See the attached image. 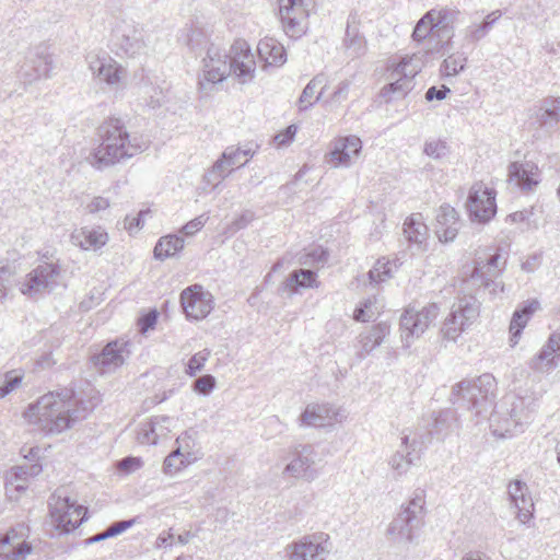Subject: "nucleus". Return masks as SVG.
<instances>
[{"label": "nucleus", "mask_w": 560, "mask_h": 560, "mask_svg": "<svg viewBox=\"0 0 560 560\" xmlns=\"http://www.w3.org/2000/svg\"><path fill=\"white\" fill-rule=\"evenodd\" d=\"M71 390L49 393L42 396L36 404L30 405L24 418L38 424L47 433H61L70 429L75 422L85 419L96 407L93 398L71 401Z\"/></svg>", "instance_id": "1"}, {"label": "nucleus", "mask_w": 560, "mask_h": 560, "mask_svg": "<svg viewBox=\"0 0 560 560\" xmlns=\"http://www.w3.org/2000/svg\"><path fill=\"white\" fill-rule=\"evenodd\" d=\"M100 144L93 150L89 160L92 166L104 170L122 160L130 159L147 148L138 137H131L124 121L109 117L98 128Z\"/></svg>", "instance_id": "2"}, {"label": "nucleus", "mask_w": 560, "mask_h": 560, "mask_svg": "<svg viewBox=\"0 0 560 560\" xmlns=\"http://www.w3.org/2000/svg\"><path fill=\"white\" fill-rule=\"evenodd\" d=\"M495 390V378L486 373L476 380H463L455 384L450 400L458 408L472 411L478 417L493 406Z\"/></svg>", "instance_id": "3"}, {"label": "nucleus", "mask_w": 560, "mask_h": 560, "mask_svg": "<svg viewBox=\"0 0 560 560\" xmlns=\"http://www.w3.org/2000/svg\"><path fill=\"white\" fill-rule=\"evenodd\" d=\"M425 495L424 490L417 489L413 497L404 505L400 512L389 523L386 534L399 544H410L418 535V532L424 525L425 517Z\"/></svg>", "instance_id": "4"}, {"label": "nucleus", "mask_w": 560, "mask_h": 560, "mask_svg": "<svg viewBox=\"0 0 560 560\" xmlns=\"http://www.w3.org/2000/svg\"><path fill=\"white\" fill-rule=\"evenodd\" d=\"M480 304L469 295L458 300L452 312L443 322L441 335L444 340L456 341L457 338L478 318Z\"/></svg>", "instance_id": "5"}, {"label": "nucleus", "mask_w": 560, "mask_h": 560, "mask_svg": "<svg viewBox=\"0 0 560 560\" xmlns=\"http://www.w3.org/2000/svg\"><path fill=\"white\" fill-rule=\"evenodd\" d=\"M49 512L56 528L68 534L86 520L88 510L58 491L50 498Z\"/></svg>", "instance_id": "6"}, {"label": "nucleus", "mask_w": 560, "mask_h": 560, "mask_svg": "<svg viewBox=\"0 0 560 560\" xmlns=\"http://www.w3.org/2000/svg\"><path fill=\"white\" fill-rule=\"evenodd\" d=\"M440 307L430 303L420 311L408 307L400 316V331L404 347L409 348L415 338H419L436 319Z\"/></svg>", "instance_id": "7"}, {"label": "nucleus", "mask_w": 560, "mask_h": 560, "mask_svg": "<svg viewBox=\"0 0 560 560\" xmlns=\"http://www.w3.org/2000/svg\"><path fill=\"white\" fill-rule=\"evenodd\" d=\"M289 463L282 470L283 477L301 479L307 482L318 477L315 468L317 452L311 444H299L290 450Z\"/></svg>", "instance_id": "8"}, {"label": "nucleus", "mask_w": 560, "mask_h": 560, "mask_svg": "<svg viewBox=\"0 0 560 560\" xmlns=\"http://www.w3.org/2000/svg\"><path fill=\"white\" fill-rule=\"evenodd\" d=\"M51 69L52 58L48 51V46L39 44L25 52L18 73L24 84H32L42 78L49 77Z\"/></svg>", "instance_id": "9"}, {"label": "nucleus", "mask_w": 560, "mask_h": 560, "mask_svg": "<svg viewBox=\"0 0 560 560\" xmlns=\"http://www.w3.org/2000/svg\"><path fill=\"white\" fill-rule=\"evenodd\" d=\"M113 38L118 49L128 57L133 58L145 51L143 30L132 20H117L113 27Z\"/></svg>", "instance_id": "10"}, {"label": "nucleus", "mask_w": 560, "mask_h": 560, "mask_svg": "<svg viewBox=\"0 0 560 560\" xmlns=\"http://www.w3.org/2000/svg\"><path fill=\"white\" fill-rule=\"evenodd\" d=\"M279 15L282 28L290 38H300L305 34L308 16L305 0H279Z\"/></svg>", "instance_id": "11"}, {"label": "nucleus", "mask_w": 560, "mask_h": 560, "mask_svg": "<svg viewBox=\"0 0 560 560\" xmlns=\"http://www.w3.org/2000/svg\"><path fill=\"white\" fill-rule=\"evenodd\" d=\"M495 190L482 184L474 185L468 195L466 207L472 221L489 222L497 213Z\"/></svg>", "instance_id": "12"}, {"label": "nucleus", "mask_w": 560, "mask_h": 560, "mask_svg": "<svg viewBox=\"0 0 560 560\" xmlns=\"http://www.w3.org/2000/svg\"><path fill=\"white\" fill-rule=\"evenodd\" d=\"M230 75L241 84L249 83L255 78L256 61L245 40H236L229 51Z\"/></svg>", "instance_id": "13"}, {"label": "nucleus", "mask_w": 560, "mask_h": 560, "mask_svg": "<svg viewBox=\"0 0 560 560\" xmlns=\"http://www.w3.org/2000/svg\"><path fill=\"white\" fill-rule=\"evenodd\" d=\"M180 305L188 319L200 320L211 313L214 301L210 292L200 284H194L182 291Z\"/></svg>", "instance_id": "14"}, {"label": "nucleus", "mask_w": 560, "mask_h": 560, "mask_svg": "<svg viewBox=\"0 0 560 560\" xmlns=\"http://www.w3.org/2000/svg\"><path fill=\"white\" fill-rule=\"evenodd\" d=\"M230 75L229 54L211 44L203 58V75L199 80L200 90L206 91Z\"/></svg>", "instance_id": "15"}, {"label": "nucleus", "mask_w": 560, "mask_h": 560, "mask_svg": "<svg viewBox=\"0 0 560 560\" xmlns=\"http://www.w3.org/2000/svg\"><path fill=\"white\" fill-rule=\"evenodd\" d=\"M59 277V265L51 262L40 264L27 273L21 287V292L30 296L45 291L50 292L58 285Z\"/></svg>", "instance_id": "16"}, {"label": "nucleus", "mask_w": 560, "mask_h": 560, "mask_svg": "<svg viewBox=\"0 0 560 560\" xmlns=\"http://www.w3.org/2000/svg\"><path fill=\"white\" fill-rule=\"evenodd\" d=\"M289 560H325L329 550L324 540V534L302 537L285 547Z\"/></svg>", "instance_id": "17"}, {"label": "nucleus", "mask_w": 560, "mask_h": 560, "mask_svg": "<svg viewBox=\"0 0 560 560\" xmlns=\"http://www.w3.org/2000/svg\"><path fill=\"white\" fill-rule=\"evenodd\" d=\"M130 342L114 340L108 342L100 353L91 358V362L101 373L114 372L130 355Z\"/></svg>", "instance_id": "18"}, {"label": "nucleus", "mask_w": 560, "mask_h": 560, "mask_svg": "<svg viewBox=\"0 0 560 560\" xmlns=\"http://www.w3.org/2000/svg\"><path fill=\"white\" fill-rule=\"evenodd\" d=\"M346 418L341 408L330 404H308L299 418L301 427H326Z\"/></svg>", "instance_id": "19"}, {"label": "nucleus", "mask_w": 560, "mask_h": 560, "mask_svg": "<svg viewBox=\"0 0 560 560\" xmlns=\"http://www.w3.org/2000/svg\"><path fill=\"white\" fill-rule=\"evenodd\" d=\"M26 536L24 525H18L5 535L0 536V558L2 560H25L33 550L31 544L22 540Z\"/></svg>", "instance_id": "20"}, {"label": "nucleus", "mask_w": 560, "mask_h": 560, "mask_svg": "<svg viewBox=\"0 0 560 560\" xmlns=\"http://www.w3.org/2000/svg\"><path fill=\"white\" fill-rule=\"evenodd\" d=\"M424 446L422 436L420 440L416 436L410 440L408 435L401 438L400 448L389 459V465L397 476L406 474L420 459Z\"/></svg>", "instance_id": "21"}, {"label": "nucleus", "mask_w": 560, "mask_h": 560, "mask_svg": "<svg viewBox=\"0 0 560 560\" xmlns=\"http://www.w3.org/2000/svg\"><path fill=\"white\" fill-rule=\"evenodd\" d=\"M506 259V255H503L500 248H497L485 258L479 257L475 262L471 278L480 279L486 288L490 285L498 287L494 280L500 277L505 269Z\"/></svg>", "instance_id": "22"}, {"label": "nucleus", "mask_w": 560, "mask_h": 560, "mask_svg": "<svg viewBox=\"0 0 560 560\" xmlns=\"http://www.w3.org/2000/svg\"><path fill=\"white\" fill-rule=\"evenodd\" d=\"M42 471L37 463L12 467L5 479V493L11 501H18L21 494L28 488L27 477H35Z\"/></svg>", "instance_id": "23"}, {"label": "nucleus", "mask_w": 560, "mask_h": 560, "mask_svg": "<svg viewBox=\"0 0 560 560\" xmlns=\"http://www.w3.org/2000/svg\"><path fill=\"white\" fill-rule=\"evenodd\" d=\"M560 358V331L552 332L547 342L529 361L528 366L534 372L548 373L555 370Z\"/></svg>", "instance_id": "24"}, {"label": "nucleus", "mask_w": 560, "mask_h": 560, "mask_svg": "<svg viewBox=\"0 0 560 560\" xmlns=\"http://www.w3.org/2000/svg\"><path fill=\"white\" fill-rule=\"evenodd\" d=\"M418 72L419 69L417 67H413L410 71H406V65L396 66L392 72V77L395 78V81L384 86L381 95L386 100V102L406 96L408 92L413 89V79Z\"/></svg>", "instance_id": "25"}, {"label": "nucleus", "mask_w": 560, "mask_h": 560, "mask_svg": "<svg viewBox=\"0 0 560 560\" xmlns=\"http://www.w3.org/2000/svg\"><path fill=\"white\" fill-rule=\"evenodd\" d=\"M509 180L523 191H530L540 183V171L532 161L512 162L509 165Z\"/></svg>", "instance_id": "26"}, {"label": "nucleus", "mask_w": 560, "mask_h": 560, "mask_svg": "<svg viewBox=\"0 0 560 560\" xmlns=\"http://www.w3.org/2000/svg\"><path fill=\"white\" fill-rule=\"evenodd\" d=\"M459 229L458 213L450 205H442L436 215L435 233L440 242H453Z\"/></svg>", "instance_id": "27"}, {"label": "nucleus", "mask_w": 560, "mask_h": 560, "mask_svg": "<svg viewBox=\"0 0 560 560\" xmlns=\"http://www.w3.org/2000/svg\"><path fill=\"white\" fill-rule=\"evenodd\" d=\"M508 493L511 502L518 511L517 517L522 523H525L532 516L534 509L527 485L521 480H514L509 485Z\"/></svg>", "instance_id": "28"}, {"label": "nucleus", "mask_w": 560, "mask_h": 560, "mask_svg": "<svg viewBox=\"0 0 560 560\" xmlns=\"http://www.w3.org/2000/svg\"><path fill=\"white\" fill-rule=\"evenodd\" d=\"M92 73L102 82L109 85L117 84L120 80L122 68L110 57H92L89 61Z\"/></svg>", "instance_id": "29"}, {"label": "nucleus", "mask_w": 560, "mask_h": 560, "mask_svg": "<svg viewBox=\"0 0 560 560\" xmlns=\"http://www.w3.org/2000/svg\"><path fill=\"white\" fill-rule=\"evenodd\" d=\"M362 149V141L357 136L340 138L335 142L330 152L331 161L335 166H347L351 158L358 156Z\"/></svg>", "instance_id": "30"}, {"label": "nucleus", "mask_w": 560, "mask_h": 560, "mask_svg": "<svg viewBox=\"0 0 560 560\" xmlns=\"http://www.w3.org/2000/svg\"><path fill=\"white\" fill-rule=\"evenodd\" d=\"M108 241V234L101 228H82L71 234V242L84 250H97Z\"/></svg>", "instance_id": "31"}, {"label": "nucleus", "mask_w": 560, "mask_h": 560, "mask_svg": "<svg viewBox=\"0 0 560 560\" xmlns=\"http://www.w3.org/2000/svg\"><path fill=\"white\" fill-rule=\"evenodd\" d=\"M389 331L390 326L386 322H381L374 325L369 331L361 332L358 337V341L361 346V349L358 352L359 359H364L376 347H378Z\"/></svg>", "instance_id": "32"}, {"label": "nucleus", "mask_w": 560, "mask_h": 560, "mask_svg": "<svg viewBox=\"0 0 560 560\" xmlns=\"http://www.w3.org/2000/svg\"><path fill=\"white\" fill-rule=\"evenodd\" d=\"M539 308L540 303L537 300H529L524 302L522 306L514 311L510 323L511 341L513 342V346L517 343V339L521 337L529 318Z\"/></svg>", "instance_id": "33"}, {"label": "nucleus", "mask_w": 560, "mask_h": 560, "mask_svg": "<svg viewBox=\"0 0 560 560\" xmlns=\"http://www.w3.org/2000/svg\"><path fill=\"white\" fill-rule=\"evenodd\" d=\"M343 47L346 52L352 59L358 58L366 51V40L359 32L355 15L351 14L348 19L346 35L343 38Z\"/></svg>", "instance_id": "34"}, {"label": "nucleus", "mask_w": 560, "mask_h": 560, "mask_svg": "<svg viewBox=\"0 0 560 560\" xmlns=\"http://www.w3.org/2000/svg\"><path fill=\"white\" fill-rule=\"evenodd\" d=\"M317 287L316 272L311 269H299L290 273L287 280L278 288L280 294L291 296L301 288Z\"/></svg>", "instance_id": "35"}, {"label": "nucleus", "mask_w": 560, "mask_h": 560, "mask_svg": "<svg viewBox=\"0 0 560 560\" xmlns=\"http://www.w3.org/2000/svg\"><path fill=\"white\" fill-rule=\"evenodd\" d=\"M259 58L268 66L280 67L287 61V52L282 44L272 37H266L258 43Z\"/></svg>", "instance_id": "36"}, {"label": "nucleus", "mask_w": 560, "mask_h": 560, "mask_svg": "<svg viewBox=\"0 0 560 560\" xmlns=\"http://www.w3.org/2000/svg\"><path fill=\"white\" fill-rule=\"evenodd\" d=\"M327 85V77L325 73L316 74L304 88L299 98V109L306 110L317 103Z\"/></svg>", "instance_id": "37"}, {"label": "nucleus", "mask_w": 560, "mask_h": 560, "mask_svg": "<svg viewBox=\"0 0 560 560\" xmlns=\"http://www.w3.org/2000/svg\"><path fill=\"white\" fill-rule=\"evenodd\" d=\"M404 235L410 244L421 248L428 238V226L422 221L421 213H412L404 222Z\"/></svg>", "instance_id": "38"}, {"label": "nucleus", "mask_w": 560, "mask_h": 560, "mask_svg": "<svg viewBox=\"0 0 560 560\" xmlns=\"http://www.w3.org/2000/svg\"><path fill=\"white\" fill-rule=\"evenodd\" d=\"M537 120L542 127H553L560 121V97H547L537 113Z\"/></svg>", "instance_id": "39"}, {"label": "nucleus", "mask_w": 560, "mask_h": 560, "mask_svg": "<svg viewBox=\"0 0 560 560\" xmlns=\"http://www.w3.org/2000/svg\"><path fill=\"white\" fill-rule=\"evenodd\" d=\"M183 248L184 238L175 234H168L158 241L154 247V257L159 260H164L174 257Z\"/></svg>", "instance_id": "40"}, {"label": "nucleus", "mask_w": 560, "mask_h": 560, "mask_svg": "<svg viewBox=\"0 0 560 560\" xmlns=\"http://www.w3.org/2000/svg\"><path fill=\"white\" fill-rule=\"evenodd\" d=\"M179 39L194 51L201 49L208 43L206 32L194 25L185 27Z\"/></svg>", "instance_id": "41"}, {"label": "nucleus", "mask_w": 560, "mask_h": 560, "mask_svg": "<svg viewBox=\"0 0 560 560\" xmlns=\"http://www.w3.org/2000/svg\"><path fill=\"white\" fill-rule=\"evenodd\" d=\"M429 12H434V21L433 26L436 33L442 32L448 38L452 37V23L455 16L458 14V11H451L448 9L441 10H430Z\"/></svg>", "instance_id": "42"}, {"label": "nucleus", "mask_w": 560, "mask_h": 560, "mask_svg": "<svg viewBox=\"0 0 560 560\" xmlns=\"http://www.w3.org/2000/svg\"><path fill=\"white\" fill-rule=\"evenodd\" d=\"M230 165H228L226 159H223V153L221 156L213 163L210 170L206 172L203 175V180L212 185L217 188L220 183L231 173L229 171Z\"/></svg>", "instance_id": "43"}, {"label": "nucleus", "mask_w": 560, "mask_h": 560, "mask_svg": "<svg viewBox=\"0 0 560 560\" xmlns=\"http://www.w3.org/2000/svg\"><path fill=\"white\" fill-rule=\"evenodd\" d=\"M502 16V12L500 10L492 11L489 13L482 23L477 25H471L468 31V36L471 40L478 42L483 38L488 32L491 30L493 24Z\"/></svg>", "instance_id": "44"}, {"label": "nucleus", "mask_w": 560, "mask_h": 560, "mask_svg": "<svg viewBox=\"0 0 560 560\" xmlns=\"http://www.w3.org/2000/svg\"><path fill=\"white\" fill-rule=\"evenodd\" d=\"M535 401L532 400L528 404V406L525 407V399L516 398V400L512 404V408L510 411V416L515 422V424L528 422L530 419V415L535 411Z\"/></svg>", "instance_id": "45"}, {"label": "nucleus", "mask_w": 560, "mask_h": 560, "mask_svg": "<svg viewBox=\"0 0 560 560\" xmlns=\"http://www.w3.org/2000/svg\"><path fill=\"white\" fill-rule=\"evenodd\" d=\"M188 463L186 455L182 453L180 446H178L164 459L163 471L166 475H175L185 468Z\"/></svg>", "instance_id": "46"}, {"label": "nucleus", "mask_w": 560, "mask_h": 560, "mask_svg": "<svg viewBox=\"0 0 560 560\" xmlns=\"http://www.w3.org/2000/svg\"><path fill=\"white\" fill-rule=\"evenodd\" d=\"M434 12H427L416 24L412 38L417 42L425 39L431 33L435 32L433 26Z\"/></svg>", "instance_id": "47"}, {"label": "nucleus", "mask_w": 560, "mask_h": 560, "mask_svg": "<svg viewBox=\"0 0 560 560\" xmlns=\"http://www.w3.org/2000/svg\"><path fill=\"white\" fill-rule=\"evenodd\" d=\"M159 424L158 421H145L141 423L137 431V440L141 444L155 445L158 443V431L154 425Z\"/></svg>", "instance_id": "48"}, {"label": "nucleus", "mask_w": 560, "mask_h": 560, "mask_svg": "<svg viewBox=\"0 0 560 560\" xmlns=\"http://www.w3.org/2000/svg\"><path fill=\"white\" fill-rule=\"evenodd\" d=\"M467 58L463 54L448 56L441 66V72L444 75H456L465 69Z\"/></svg>", "instance_id": "49"}, {"label": "nucleus", "mask_w": 560, "mask_h": 560, "mask_svg": "<svg viewBox=\"0 0 560 560\" xmlns=\"http://www.w3.org/2000/svg\"><path fill=\"white\" fill-rule=\"evenodd\" d=\"M23 380V374L18 371H9L0 376V397L3 398L15 389Z\"/></svg>", "instance_id": "50"}, {"label": "nucleus", "mask_w": 560, "mask_h": 560, "mask_svg": "<svg viewBox=\"0 0 560 560\" xmlns=\"http://www.w3.org/2000/svg\"><path fill=\"white\" fill-rule=\"evenodd\" d=\"M450 411H442L434 418L433 428L429 431V435L427 436L428 441H430L433 435L438 439H443L447 434L450 429Z\"/></svg>", "instance_id": "51"}, {"label": "nucleus", "mask_w": 560, "mask_h": 560, "mask_svg": "<svg viewBox=\"0 0 560 560\" xmlns=\"http://www.w3.org/2000/svg\"><path fill=\"white\" fill-rule=\"evenodd\" d=\"M423 152L434 160H440L450 153V148L446 141L438 139L427 141Z\"/></svg>", "instance_id": "52"}, {"label": "nucleus", "mask_w": 560, "mask_h": 560, "mask_svg": "<svg viewBox=\"0 0 560 560\" xmlns=\"http://www.w3.org/2000/svg\"><path fill=\"white\" fill-rule=\"evenodd\" d=\"M393 269L389 261L377 260L373 269L369 271L371 282L380 283L392 277Z\"/></svg>", "instance_id": "53"}, {"label": "nucleus", "mask_w": 560, "mask_h": 560, "mask_svg": "<svg viewBox=\"0 0 560 560\" xmlns=\"http://www.w3.org/2000/svg\"><path fill=\"white\" fill-rule=\"evenodd\" d=\"M210 357V351L208 349H203L197 353H195L188 361L186 368V374L189 376H195L198 372H200L205 363Z\"/></svg>", "instance_id": "54"}, {"label": "nucleus", "mask_w": 560, "mask_h": 560, "mask_svg": "<svg viewBox=\"0 0 560 560\" xmlns=\"http://www.w3.org/2000/svg\"><path fill=\"white\" fill-rule=\"evenodd\" d=\"M215 377L211 374H206L198 377L194 384L192 389L201 395H209L215 387Z\"/></svg>", "instance_id": "55"}, {"label": "nucleus", "mask_w": 560, "mask_h": 560, "mask_svg": "<svg viewBox=\"0 0 560 560\" xmlns=\"http://www.w3.org/2000/svg\"><path fill=\"white\" fill-rule=\"evenodd\" d=\"M375 306V302L371 299H368L362 303L361 306L357 307L353 313V318L357 322L365 323L370 322L375 315V311L373 307Z\"/></svg>", "instance_id": "56"}, {"label": "nucleus", "mask_w": 560, "mask_h": 560, "mask_svg": "<svg viewBox=\"0 0 560 560\" xmlns=\"http://www.w3.org/2000/svg\"><path fill=\"white\" fill-rule=\"evenodd\" d=\"M135 523L136 518L114 522L106 528V535L108 538L116 537L132 527Z\"/></svg>", "instance_id": "57"}, {"label": "nucleus", "mask_w": 560, "mask_h": 560, "mask_svg": "<svg viewBox=\"0 0 560 560\" xmlns=\"http://www.w3.org/2000/svg\"><path fill=\"white\" fill-rule=\"evenodd\" d=\"M150 421H158L159 424L155 427V431H158L159 438H165L171 431V424L173 419L167 416H155L150 419Z\"/></svg>", "instance_id": "58"}, {"label": "nucleus", "mask_w": 560, "mask_h": 560, "mask_svg": "<svg viewBox=\"0 0 560 560\" xmlns=\"http://www.w3.org/2000/svg\"><path fill=\"white\" fill-rule=\"evenodd\" d=\"M223 159H226L228 165L231 167L243 166L247 163V160L245 162H241V149H235L233 147H229L223 151Z\"/></svg>", "instance_id": "59"}, {"label": "nucleus", "mask_w": 560, "mask_h": 560, "mask_svg": "<svg viewBox=\"0 0 560 560\" xmlns=\"http://www.w3.org/2000/svg\"><path fill=\"white\" fill-rule=\"evenodd\" d=\"M158 322V312L155 310L141 316L138 320L139 329L143 332L152 329Z\"/></svg>", "instance_id": "60"}, {"label": "nucleus", "mask_w": 560, "mask_h": 560, "mask_svg": "<svg viewBox=\"0 0 560 560\" xmlns=\"http://www.w3.org/2000/svg\"><path fill=\"white\" fill-rule=\"evenodd\" d=\"M351 82L348 80L341 81L335 92L331 95V102L341 103L347 100L349 91H350Z\"/></svg>", "instance_id": "61"}, {"label": "nucleus", "mask_w": 560, "mask_h": 560, "mask_svg": "<svg viewBox=\"0 0 560 560\" xmlns=\"http://www.w3.org/2000/svg\"><path fill=\"white\" fill-rule=\"evenodd\" d=\"M451 93V89L446 85H442L440 89L436 86H431L425 92V100L428 102H432L434 100L442 101L446 98L447 94Z\"/></svg>", "instance_id": "62"}, {"label": "nucleus", "mask_w": 560, "mask_h": 560, "mask_svg": "<svg viewBox=\"0 0 560 560\" xmlns=\"http://www.w3.org/2000/svg\"><path fill=\"white\" fill-rule=\"evenodd\" d=\"M207 222V218L205 215H199L192 220H190L188 223H186L182 228V232L186 235H194L196 232H198Z\"/></svg>", "instance_id": "63"}, {"label": "nucleus", "mask_w": 560, "mask_h": 560, "mask_svg": "<svg viewBox=\"0 0 560 560\" xmlns=\"http://www.w3.org/2000/svg\"><path fill=\"white\" fill-rule=\"evenodd\" d=\"M295 133L296 127L294 125H291L287 127L283 132L276 135L275 141L278 143V145H287L293 141Z\"/></svg>", "instance_id": "64"}]
</instances>
